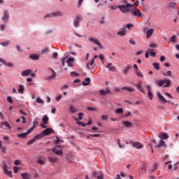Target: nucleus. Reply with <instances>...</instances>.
I'll return each mask as SVG.
<instances>
[{"label":"nucleus","mask_w":179,"mask_h":179,"mask_svg":"<svg viewBox=\"0 0 179 179\" xmlns=\"http://www.w3.org/2000/svg\"><path fill=\"white\" fill-rule=\"evenodd\" d=\"M117 8L122 12V13H127V12H129V8H132V5L130 3H127L125 6H118Z\"/></svg>","instance_id":"1"},{"label":"nucleus","mask_w":179,"mask_h":179,"mask_svg":"<svg viewBox=\"0 0 179 179\" xmlns=\"http://www.w3.org/2000/svg\"><path fill=\"white\" fill-rule=\"evenodd\" d=\"M130 13L136 17H145V15L142 14L139 9L134 8L130 11Z\"/></svg>","instance_id":"2"},{"label":"nucleus","mask_w":179,"mask_h":179,"mask_svg":"<svg viewBox=\"0 0 179 179\" xmlns=\"http://www.w3.org/2000/svg\"><path fill=\"white\" fill-rule=\"evenodd\" d=\"M83 19V17L80 15H78L76 17V18L73 20V26L74 27H79L80 26V22H82V20Z\"/></svg>","instance_id":"3"},{"label":"nucleus","mask_w":179,"mask_h":179,"mask_svg":"<svg viewBox=\"0 0 179 179\" xmlns=\"http://www.w3.org/2000/svg\"><path fill=\"white\" fill-rule=\"evenodd\" d=\"M1 20L3 23H8L9 22V12L8 10L3 11V16L1 17Z\"/></svg>","instance_id":"4"},{"label":"nucleus","mask_w":179,"mask_h":179,"mask_svg":"<svg viewBox=\"0 0 179 179\" xmlns=\"http://www.w3.org/2000/svg\"><path fill=\"white\" fill-rule=\"evenodd\" d=\"M43 136H48V135H51V134H54V129L52 128L49 127L46 128L45 130L42 131Z\"/></svg>","instance_id":"5"},{"label":"nucleus","mask_w":179,"mask_h":179,"mask_svg":"<svg viewBox=\"0 0 179 179\" xmlns=\"http://www.w3.org/2000/svg\"><path fill=\"white\" fill-rule=\"evenodd\" d=\"M130 143H131L133 148H135V149H142V148H143V145H142V144L140 142L138 141H130Z\"/></svg>","instance_id":"6"},{"label":"nucleus","mask_w":179,"mask_h":179,"mask_svg":"<svg viewBox=\"0 0 179 179\" xmlns=\"http://www.w3.org/2000/svg\"><path fill=\"white\" fill-rule=\"evenodd\" d=\"M89 41H90L91 43H94V44H96V45H99V48H103V47L101 46V43H100V41H99V39L90 37L89 38Z\"/></svg>","instance_id":"7"},{"label":"nucleus","mask_w":179,"mask_h":179,"mask_svg":"<svg viewBox=\"0 0 179 179\" xmlns=\"http://www.w3.org/2000/svg\"><path fill=\"white\" fill-rule=\"evenodd\" d=\"M158 138H159L160 141H164L166 139H169V138H170V136H169V134L166 132H162L158 135Z\"/></svg>","instance_id":"8"},{"label":"nucleus","mask_w":179,"mask_h":179,"mask_svg":"<svg viewBox=\"0 0 179 179\" xmlns=\"http://www.w3.org/2000/svg\"><path fill=\"white\" fill-rule=\"evenodd\" d=\"M31 134V131L29 129L27 131L24 133H20L17 135V138H21L22 139H25L27 137V135Z\"/></svg>","instance_id":"9"},{"label":"nucleus","mask_w":179,"mask_h":179,"mask_svg":"<svg viewBox=\"0 0 179 179\" xmlns=\"http://www.w3.org/2000/svg\"><path fill=\"white\" fill-rule=\"evenodd\" d=\"M127 34V29H125V27H122L120 29V31L117 32V36H119L120 37H124V36H126Z\"/></svg>","instance_id":"10"},{"label":"nucleus","mask_w":179,"mask_h":179,"mask_svg":"<svg viewBox=\"0 0 179 179\" xmlns=\"http://www.w3.org/2000/svg\"><path fill=\"white\" fill-rule=\"evenodd\" d=\"M99 94H101V96H106V94H111V90H110V88L108 87H107L106 90H101L99 91Z\"/></svg>","instance_id":"11"},{"label":"nucleus","mask_w":179,"mask_h":179,"mask_svg":"<svg viewBox=\"0 0 179 179\" xmlns=\"http://www.w3.org/2000/svg\"><path fill=\"white\" fill-rule=\"evenodd\" d=\"M3 173H4V174H6V176H8V177H12V171H10L8 170V167L6 166V164H3Z\"/></svg>","instance_id":"12"},{"label":"nucleus","mask_w":179,"mask_h":179,"mask_svg":"<svg viewBox=\"0 0 179 179\" xmlns=\"http://www.w3.org/2000/svg\"><path fill=\"white\" fill-rule=\"evenodd\" d=\"M155 148H157L158 149H160V148H167V145L166 144V142L164 141V140H160L159 143L155 145Z\"/></svg>","instance_id":"13"},{"label":"nucleus","mask_w":179,"mask_h":179,"mask_svg":"<svg viewBox=\"0 0 179 179\" xmlns=\"http://www.w3.org/2000/svg\"><path fill=\"white\" fill-rule=\"evenodd\" d=\"M155 33V29L150 28L148 30L146 31V38H150L152 37V35Z\"/></svg>","instance_id":"14"},{"label":"nucleus","mask_w":179,"mask_h":179,"mask_svg":"<svg viewBox=\"0 0 179 179\" xmlns=\"http://www.w3.org/2000/svg\"><path fill=\"white\" fill-rule=\"evenodd\" d=\"M38 125V117L35 118V120L33 122V126L29 129L31 132H33L34 131L36 127Z\"/></svg>","instance_id":"15"},{"label":"nucleus","mask_w":179,"mask_h":179,"mask_svg":"<svg viewBox=\"0 0 179 179\" xmlns=\"http://www.w3.org/2000/svg\"><path fill=\"white\" fill-rule=\"evenodd\" d=\"M137 89L141 92L145 94V90L142 87V81H140L139 83L135 85Z\"/></svg>","instance_id":"16"},{"label":"nucleus","mask_w":179,"mask_h":179,"mask_svg":"<svg viewBox=\"0 0 179 179\" xmlns=\"http://www.w3.org/2000/svg\"><path fill=\"white\" fill-rule=\"evenodd\" d=\"M29 58L30 59H33V61H38V59H40V55L31 54Z\"/></svg>","instance_id":"17"},{"label":"nucleus","mask_w":179,"mask_h":179,"mask_svg":"<svg viewBox=\"0 0 179 179\" xmlns=\"http://www.w3.org/2000/svg\"><path fill=\"white\" fill-rule=\"evenodd\" d=\"M155 83L157 86H159V87H162L166 83V80H157L155 81Z\"/></svg>","instance_id":"18"},{"label":"nucleus","mask_w":179,"mask_h":179,"mask_svg":"<svg viewBox=\"0 0 179 179\" xmlns=\"http://www.w3.org/2000/svg\"><path fill=\"white\" fill-rule=\"evenodd\" d=\"M157 96L159 99V100H161V101H164V103H170V101L164 99V96H163V95H162L160 92L157 93Z\"/></svg>","instance_id":"19"},{"label":"nucleus","mask_w":179,"mask_h":179,"mask_svg":"<svg viewBox=\"0 0 179 179\" xmlns=\"http://www.w3.org/2000/svg\"><path fill=\"white\" fill-rule=\"evenodd\" d=\"M131 69H132V67H131V66H127L126 67L124 68L122 71V73L124 75H128V72H129Z\"/></svg>","instance_id":"20"},{"label":"nucleus","mask_w":179,"mask_h":179,"mask_svg":"<svg viewBox=\"0 0 179 179\" xmlns=\"http://www.w3.org/2000/svg\"><path fill=\"white\" fill-rule=\"evenodd\" d=\"M90 78H87L85 79L84 81L82 82V85L83 86H89L90 85Z\"/></svg>","instance_id":"21"},{"label":"nucleus","mask_w":179,"mask_h":179,"mask_svg":"<svg viewBox=\"0 0 179 179\" xmlns=\"http://www.w3.org/2000/svg\"><path fill=\"white\" fill-rule=\"evenodd\" d=\"M63 13L61 11H56L52 13V17H59V16H62Z\"/></svg>","instance_id":"22"},{"label":"nucleus","mask_w":179,"mask_h":179,"mask_svg":"<svg viewBox=\"0 0 179 179\" xmlns=\"http://www.w3.org/2000/svg\"><path fill=\"white\" fill-rule=\"evenodd\" d=\"M31 73V69H27L21 73L22 76H29Z\"/></svg>","instance_id":"23"},{"label":"nucleus","mask_w":179,"mask_h":179,"mask_svg":"<svg viewBox=\"0 0 179 179\" xmlns=\"http://www.w3.org/2000/svg\"><path fill=\"white\" fill-rule=\"evenodd\" d=\"M93 65H94V59H92L90 62V63L87 64V69H92Z\"/></svg>","instance_id":"24"},{"label":"nucleus","mask_w":179,"mask_h":179,"mask_svg":"<svg viewBox=\"0 0 179 179\" xmlns=\"http://www.w3.org/2000/svg\"><path fill=\"white\" fill-rule=\"evenodd\" d=\"M123 125H124V127H126V128H129L131 127H132L133 124L132 122H129V121H123L122 122Z\"/></svg>","instance_id":"25"},{"label":"nucleus","mask_w":179,"mask_h":179,"mask_svg":"<svg viewBox=\"0 0 179 179\" xmlns=\"http://www.w3.org/2000/svg\"><path fill=\"white\" fill-rule=\"evenodd\" d=\"M56 149L55 148H52V151L53 152V153H55V155H57V156H61L62 155V150H58L57 151H55Z\"/></svg>","instance_id":"26"},{"label":"nucleus","mask_w":179,"mask_h":179,"mask_svg":"<svg viewBox=\"0 0 179 179\" xmlns=\"http://www.w3.org/2000/svg\"><path fill=\"white\" fill-rule=\"evenodd\" d=\"M24 92V85L20 84L19 85L18 93H20V94H23Z\"/></svg>","instance_id":"27"},{"label":"nucleus","mask_w":179,"mask_h":179,"mask_svg":"<svg viewBox=\"0 0 179 179\" xmlns=\"http://www.w3.org/2000/svg\"><path fill=\"white\" fill-rule=\"evenodd\" d=\"M1 125H4V127H6V128H8V129H12V127H10V124H9V123L7 121L2 122L1 123Z\"/></svg>","instance_id":"28"},{"label":"nucleus","mask_w":179,"mask_h":179,"mask_svg":"<svg viewBox=\"0 0 179 179\" xmlns=\"http://www.w3.org/2000/svg\"><path fill=\"white\" fill-rule=\"evenodd\" d=\"M72 157H73V155L72 154H67L66 159L69 163H72Z\"/></svg>","instance_id":"29"},{"label":"nucleus","mask_w":179,"mask_h":179,"mask_svg":"<svg viewBox=\"0 0 179 179\" xmlns=\"http://www.w3.org/2000/svg\"><path fill=\"white\" fill-rule=\"evenodd\" d=\"M122 90H126V92H135V89L129 87H122Z\"/></svg>","instance_id":"30"},{"label":"nucleus","mask_w":179,"mask_h":179,"mask_svg":"<svg viewBox=\"0 0 179 179\" xmlns=\"http://www.w3.org/2000/svg\"><path fill=\"white\" fill-rule=\"evenodd\" d=\"M50 163H57L58 158L57 157H48Z\"/></svg>","instance_id":"31"},{"label":"nucleus","mask_w":179,"mask_h":179,"mask_svg":"<svg viewBox=\"0 0 179 179\" xmlns=\"http://www.w3.org/2000/svg\"><path fill=\"white\" fill-rule=\"evenodd\" d=\"M69 111L71 113V114H75V113L78 111V109L76 108L73 106H70Z\"/></svg>","instance_id":"32"},{"label":"nucleus","mask_w":179,"mask_h":179,"mask_svg":"<svg viewBox=\"0 0 179 179\" xmlns=\"http://www.w3.org/2000/svg\"><path fill=\"white\" fill-rule=\"evenodd\" d=\"M43 138H44V134H43V132L36 135L34 138L35 139V141H37V139H43Z\"/></svg>","instance_id":"33"},{"label":"nucleus","mask_w":179,"mask_h":179,"mask_svg":"<svg viewBox=\"0 0 179 179\" xmlns=\"http://www.w3.org/2000/svg\"><path fill=\"white\" fill-rule=\"evenodd\" d=\"M48 120H49L48 116H47L46 115H45L42 118V121L43 124H45V125L48 124Z\"/></svg>","instance_id":"34"},{"label":"nucleus","mask_w":179,"mask_h":179,"mask_svg":"<svg viewBox=\"0 0 179 179\" xmlns=\"http://www.w3.org/2000/svg\"><path fill=\"white\" fill-rule=\"evenodd\" d=\"M0 149L3 153H6V147L2 146V141L0 140Z\"/></svg>","instance_id":"35"},{"label":"nucleus","mask_w":179,"mask_h":179,"mask_svg":"<svg viewBox=\"0 0 179 179\" xmlns=\"http://www.w3.org/2000/svg\"><path fill=\"white\" fill-rule=\"evenodd\" d=\"M169 8H172V9H176L177 8V3L176 2H170L169 3Z\"/></svg>","instance_id":"36"},{"label":"nucleus","mask_w":179,"mask_h":179,"mask_svg":"<svg viewBox=\"0 0 179 179\" xmlns=\"http://www.w3.org/2000/svg\"><path fill=\"white\" fill-rule=\"evenodd\" d=\"M116 114H124V109L122 108H118L115 110Z\"/></svg>","instance_id":"37"},{"label":"nucleus","mask_w":179,"mask_h":179,"mask_svg":"<svg viewBox=\"0 0 179 179\" xmlns=\"http://www.w3.org/2000/svg\"><path fill=\"white\" fill-rule=\"evenodd\" d=\"M56 138H57V140L55 141L56 145H58V143H59L61 142H64L63 138L59 137V136H56Z\"/></svg>","instance_id":"38"},{"label":"nucleus","mask_w":179,"mask_h":179,"mask_svg":"<svg viewBox=\"0 0 179 179\" xmlns=\"http://www.w3.org/2000/svg\"><path fill=\"white\" fill-rule=\"evenodd\" d=\"M75 120L76 121H82L83 120V113H78V119L76 117Z\"/></svg>","instance_id":"39"},{"label":"nucleus","mask_w":179,"mask_h":179,"mask_svg":"<svg viewBox=\"0 0 179 179\" xmlns=\"http://www.w3.org/2000/svg\"><path fill=\"white\" fill-rule=\"evenodd\" d=\"M37 163L41 166H44V164H45V161L41 158H38Z\"/></svg>","instance_id":"40"},{"label":"nucleus","mask_w":179,"mask_h":179,"mask_svg":"<svg viewBox=\"0 0 179 179\" xmlns=\"http://www.w3.org/2000/svg\"><path fill=\"white\" fill-rule=\"evenodd\" d=\"M148 52H149L150 57H156V53L153 52V49H149Z\"/></svg>","instance_id":"41"},{"label":"nucleus","mask_w":179,"mask_h":179,"mask_svg":"<svg viewBox=\"0 0 179 179\" xmlns=\"http://www.w3.org/2000/svg\"><path fill=\"white\" fill-rule=\"evenodd\" d=\"M0 44L3 47H7V45H9V44H10V41H7L6 42H1Z\"/></svg>","instance_id":"42"},{"label":"nucleus","mask_w":179,"mask_h":179,"mask_svg":"<svg viewBox=\"0 0 179 179\" xmlns=\"http://www.w3.org/2000/svg\"><path fill=\"white\" fill-rule=\"evenodd\" d=\"M123 27H125V30H127V28L128 30H131V27H134L133 24H127L126 25H124Z\"/></svg>","instance_id":"43"},{"label":"nucleus","mask_w":179,"mask_h":179,"mask_svg":"<svg viewBox=\"0 0 179 179\" xmlns=\"http://www.w3.org/2000/svg\"><path fill=\"white\" fill-rule=\"evenodd\" d=\"M0 30L1 31H5L6 30V24H0Z\"/></svg>","instance_id":"44"},{"label":"nucleus","mask_w":179,"mask_h":179,"mask_svg":"<svg viewBox=\"0 0 179 179\" xmlns=\"http://www.w3.org/2000/svg\"><path fill=\"white\" fill-rule=\"evenodd\" d=\"M165 80L166 84L164 86V87H170V86H171V81L170 80Z\"/></svg>","instance_id":"45"},{"label":"nucleus","mask_w":179,"mask_h":179,"mask_svg":"<svg viewBox=\"0 0 179 179\" xmlns=\"http://www.w3.org/2000/svg\"><path fill=\"white\" fill-rule=\"evenodd\" d=\"M152 65L154 69H156L157 71H159V69H160V66L159 65V63H153Z\"/></svg>","instance_id":"46"},{"label":"nucleus","mask_w":179,"mask_h":179,"mask_svg":"<svg viewBox=\"0 0 179 179\" xmlns=\"http://www.w3.org/2000/svg\"><path fill=\"white\" fill-rule=\"evenodd\" d=\"M159 166L158 164H154V166L152 169H151L152 173H154V171H156L157 170V166Z\"/></svg>","instance_id":"47"},{"label":"nucleus","mask_w":179,"mask_h":179,"mask_svg":"<svg viewBox=\"0 0 179 179\" xmlns=\"http://www.w3.org/2000/svg\"><path fill=\"white\" fill-rule=\"evenodd\" d=\"M135 74L136 75V76H138V78H143V74H142V73L136 71H135Z\"/></svg>","instance_id":"48"},{"label":"nucleus","mask_w":179,"mask_h":179,"mask_svg":"<svg viewBox=\"0 0 179 179\" xmlns=\"http://www.w3.org/2000/svg\"><path fill=\"white\" fill-rule=\"evenodd\" d=\"M36 103H38L39 104H44V101L41 99V98L38 97L36 99Z\"/></svg>","instance_id":"49"},{"label":"nucleus","mask_w":179,"mask_h":179,"mask_svg":"<svg viewBox=\"0 0 179 179\" xmlns=\"http://www.w3.org/2000/svg\"><path fill=\"white\" fill-rule=\"evenodd\" d=\"M148 96L149 97L150 100H153V94L151 92H148Z\"/></svg>","instance_id":"50"},{"label":"nucleus","mask_w":179,"mask_h":179,"mask_svg":"<svg viewBox=\"0 0 179 179\" xmlns=\"http://www.w3.org/2000/svg\"><path fill=\"white\" fill-rule=\"evenodd\" d=\"M164 76H171V71H168L166 73H163Z\"/></svg>","instance_id":"51"},{"label":"nucleus","mask_w":179,"mask_h":179,"mask_svg":"<svg viewBox=\"0 0 179 179\" xmlns=\"http://www.w3.org/2000/svg\"><path fill=\"white\" fill-rule=\"evenodd\" d=\"M101 120H102V121H107V120H108V115H103L101 116Z\"/></svg>","instance_id":"52"},{"label":"nucleus","mask_w":179,"mask_h":179,"mask_svg":"<svg viewBox=\"0 0 179 179\" xmlns=\"http://www.w3.org/2000/svg\"><path fill=\"white\" fill-rule=\"evenodd\" d=\"M34 142H36V138H34V137L32 139H31L27 142V145H33V143Z\"/></svg>","instance_id":"53"},{"label":"nucleus","mask_w":179,"mask_h":179,"mask_svg":"<svg viewBox=\"0 0 179 179\" xmlns=\"http://www.w3.org/2000/svg\"><path fill=\"white\" fill-rule=\"evenodd\" d=\"M16 50L18 52H23V50H22V48H20V45H16Z\"/></svg>","instance_id":"54"},{"label":"nucleus","mask_w":179,"mask_h":179,"mask_svg":"<svg viewBox=\"0 0 179 179\" xmlns=\"http://www.w3.org/2000/svg\"><path fill=\"white\" fill-rule=\"evenodd\" d=\"M70 73L72 78H73V76H79V74L75 71H71Z\"/></svg>","instance_id":"55"},{"label":"nucleus","mask_w":179,"mask_h":179,"mask_svg":"<svg viewBox=\"0 0 179 179\" xmlns=\"http://www.w3.org/2000/svg\"><path fill=\"white\" fill-rule=\"evenodd\" d=\"M55 78H57V74H52V76L48 77V80H51L54 79Z\"/></svg>","instance_id":"56"},{"label":"nucleus","mask_w":179,"mask_h":179,"mask_svg":"<svg viewBox=\"0 0 179 179\" xmlns=\"http://www.w3.org/2000/svg\"><path fill=\"white\" fill-rule=\"evenodd\" d=\"M145 87H146V89H147V90H148V92H152V86H151L150 85H147L145 86Z\"/></svg>","instance_id":"57"},{"label":"nucleus","mask_w":179,"mask_h":179,"mask_svg":"<svg viewBox=\"0 0 179 179\" xmlns=\"http://www.w3.org/2000/svg\"><path fill=\"white\" fill-rule=\"evenodd\" d=\"M4 65L6 66H8L10 68H12V66H13V64L10 63V62H6V64Z\"/></svg>","instance_id":"58"},{"label":"nucleus","mask_w":179,"mask_h":179,"mask_svg":"<svg viewBox=\"0 0 179 179\" xmlns=\"http://www.w3.org/2000/svg\"><path fill=\"white\" fill-rule=\"evenodd\" d=\"M47 17H52V13H48L44 16V19H47Z\"/></svg>","instance_id":"59"},{"label":"nucleus","mask_w":179,"mask_h":179,"mask_svg":"<svg viewBox=\"0 0 179 179\" xmlns=\"http://www.w3.org/2000/svg\"><path fill=\"white\" fill-rule=\"evenodd\" d=\"M73 62V58L69 57L66 61V64H72Z\"/></svg>","instance_id":"60"},{"label":"nucleus","mask_w":179,"mask_h":179,"mask_svg":"<svg viewBox=\"0 0 179 179\" xmlns=\"http://www.w3.org/2000/svg\"><path fill=\"white\" fill-rule=\"evenodd\" d=\"M149 47L150 48H156V47H157V45L156 43H150Z\"/></svg>","instance_id":"61"},{"label":"nucleus","mask_w":179,"mask_h":179,"mask_svg":"<svg viewBox=\"0 0 179 179\" xmlns=\"http://www.w3.org/2000/svg\"><path fill=\"white\" fill-rule=\"evenodd\" d=\"M7 101H8V103H13V99H12V97L11 96H8L7 97Z\"/></svg>","instance_id":"62"},{"label":"nucleus","mask_w":179,"mask_h":179,"mask_svg":"<svg viewBox=\"0 0 179 179\" xmlns=\"http://www.w3.org/2000/svg\"><path fill=\"white\" fill-rule=\"evenodd\" d=\"M49 51H50V50H48V48H45V49H43V50H41V53H42V54H45V52H48Z\"/></svg>","instance_id":"63"},{"label":"nucleus","mask_w":179,"mask_h":179,"mask_svg":"<svg viewBox=\"0 0 179 179\" xmlns=\"http://www.w3.org/2000/svg\"><path fill=\"white\" fill-rule=\"evenodd\" d=\"M171 43H176V35H173V36H171Z\"/></svg>","instance_id":"64"}]
</instances>
